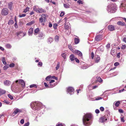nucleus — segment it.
I'll return each mask as SVG.
<instances>
[{"label":"nucleus","instance_id":"1","mask_svg":"<svg viewBox=\"0 0 126 126\" xmlns=\"http://www.w3.org/2000/svg\"><path fill=\"white\" fill-rule=\"evenodd\" d=\"M91 115L89 113H87L84 115L83 118V121L85 125H89L90 123L88 122L91 117Z\"/></svg>","mask_w":126,"mask_h":126},{"label":"nucleus","instance_id":"2","mask_svg":"<svg viewBox=\"0 0 126 126\" xmlns=\"http://www.w3.org/2000/svg\"><path fill=\"white\" fill-rule=\"evenodd\" d=\"M108 7V11L109 13H114L116 10V6L115 3H111V5L109 6Z\"/></svg>","mask_w":126,"mask_h":126},{"label":"nucleus","instance_id":"3","mask_svg":"<svg viewBox=\"0 0 126 126\" xmlns=\"http://www.w3.org/2000/svg\"><path fill=\"white\" fill-rule=\"evenodd\" d=\"M8 10L6 8H4L2 10L1 13L2 15L5 16L8 14Z\"/></svg>","mask_w":126,"mask_h":126},{"label":"nucleus","instance_id":"4","mask_svg":"<svg viewBox=\"0 0 126 126\" xmlns=\"http://www.w3.org/2000/svg\"><path fill=\"white\" fill-rule=\"evenodd\" d=\"M67 91L70 95L74 93V89L71 87H69L67 89Z\"/></svg>","mask_w":126,"mask_h":126},{"label":"nucleus","instance_id":"5","mask_svg":"<svg viewBox=\"0 0 126 126\" xmlns=\"http://www.w3.org/2000/svg\"><path fill=\"white\" fill-rule=\"evenodd\" d=\"M22 111V110H21L19 109L16 108L15 110H14L13 112L12 115L13 116H14L18 113Z\"/></svg>","mask_w":126,"mask_h":126},{"label":"nucleus","instance_id":"6","mask_svg":"<svg viewBox=\"0 0 126 126\" xmlns=\"http://www.w3.org/2000/svg\"><path fill=\"white\" fill-rule=\"evenodd\" d=\"M102 39V35H97L95 37V39L96 41H98L101 40Z\"/></svg>","mask_w":126,"mask_h":126},{"label":"nucleus","instance_id":"7","mask_svg":"<svg viewBox=\"0 0 126 126\" xmlns=\"http://www.w3.org/2000/svg\"><path fill=\"white\" fill-rule=\"evenodd\" d=\"M45 37V35L42 32H40L38 35L39 39H43Z\"/></svg>","mask_w":126,"mask_h":126},{"label":"nucleus","instance_id":"8","mask_svg":"<svg viewBox=\"0 0 126 126\" xmlns=\"http://www.w3.org/2000/svg\"><path fill=\"white\" fill-rule=\"evenodd\" d=\"M107 120V119L106 118V117L104 116H103L100 118L99 121L100 122L102 123L104 122L105 121Z\"/></svg>","mask_w":126,"mask_h":126},{"label":"nucleus","instance_id":"9","mask_svg":"<svg viewBox=\"0 0 126 126\" xmlns=\"http://www.w3.org/2000/svg\"><path fill=\"white\" fill-rule=\"evenodd\" d=\"M11 82L8 80H6L4 81V84L6 86H9L10 85Z\"/></svg>","mask_w":126,"mask_h":126},{"label":"nucleus","instance_id":"10","mask_svg":"<svg viewBox=\"0 0 126 126\" xmlns=\"http://www.w3.org/2000/svg\"><path fill=\"white\" fill-rule=\"evenodd\" d=\"M39 103V102H32L31 104V107L32 108V107L33 106H39L38 104Z\"/></svg>","mask_w":126,"mask_h":126},{"label":"nucleus","instance_id":"11","mask_svg":"<svg viewBox=\"0 0 126 126\" xmlns=\"http://www.w3.org/2000/svg\"><path fill=\"white\" fill-rule=\"evenodd\" d=\"M108 29L110 31H112L114 30L115 28L113 26L111 25L108 26Z\"/></svg>","mask_w":126,"mask_h":126},{"label":"nucleus","instance_id":"12","mask_svg":"<svg viewBox=\"0 0 126 126\" xmlns=\"http://www.w3.org/2000/svg\"><path fill=\"white\" fill-rule=\"evenodd\" d=\"M38 9V13H45L46 12V10L43 9L42 8H39Z\"/></svg>","mask_w":126,"mask_h":126},{"label":"nucleus","instance_id":"13","mask_svg":"<svg viewBox=\"0 0 126 126\" xmlns=\"http://www.w3.org/2000/svg\"><path fill=\"white\" fill-rule=\"evenodd\" d=\"M75 52L76 54L79 56H82V53L79 50H75Z\"/></svg>","mask_w":126,"mask_h":126},{"label":"nucleus","instance_id":"14","mask_svg":"<svg viewBox=\"0 0 126 126\" xmlns=\"http://www.w3.org/2000/svg\"><path fill=\"white\" fill-rule=\"evenodd\" d=\"M19 83L21 84L22 87H24L25 86V83L23 80L19 79Z\"/></svg>","mask_w":126,"mask_h":126},{"label":"nucleus","instance_id":"15","mask_svg":"<svg viewBox=\"0 0 126 126\" xmlns=\"http://www.w3.org/2000/svg\"><path fill=\"white\" fill-rule=\"evenodd\" d=\"M100 60V58L99 56H97L95 58V62L96 63H98L99 62Z\"/></svg>","mask_w":126,"mask_h":126},{"label":"nucleus","instance_id":"16","mask_svg":"<svg viewBox=\"0 0 126 126\" xmlns=\"http://www.w3.org/2000/svg\"><path fill=\"white\" fill-rule=\"evenodd\" d=\"M75 36L76 37L75 38V44H77L79 43V40L78 36Z\"/></svg>","mask_w":126,"mask_h":126},{"label":"nucleus","instance_id":"17","mask_svg":"<svg viewBox=\"0 0 126 126\" xmlns=\"http://www.w3.org/2000/svg\"><path fill=\"white\" fill-rule=\"evenodd\" d=\"M33 29L32 28H31L29 30L28 34L29 35H32L33 33Z\"/></svg>","mask_w":126,"mask_h":126},{"label":"nucleus","instance_id":"18","mask_svg":"<svg viewBox=\"0 0 126 126\" xmlns=\"http://www.w3.org/2000/svg\"><path fill=\"white\" fill-rule=\"evenodd\" d=\"M123 9H125L126 11V2L121 4V6Z\"/></svg>","mask_w":126,"mask_h":126},{"label":"nucleus","instance_id":"19","mask_svg":"<svg viewBox=\"0 0 126 126\" xmlns=\"http://www.w3.org/2000/svg\"><path fill=\"white\" fill-rule=\"evenodd\" d=\"M55 81L54 80H51L49 82V84H50V87H49L50 88H52L55 86V84L52 85H51V83L53 82H55Z\"/></svg>","mask_w":126,"mask_h":126},{"label":"nucleus","instance_id":"20","mask_svg":"<svg viewBox=\"0 0 126 126\" xmlns=\"http://www.w3.org/2000/svg\"><path fill=\"white\" fill-rule=\"evenodd\" d=\"M38 6L37 5H35L33 7V10L36 12L37 13H38V11L39 8H38Z\"/></svg>","mask_w":126,"mask_h":126},{"label":"nucleus","instance_id":"21","mask_svg":"<svg viewBox=\"0 0 126 126\" xmlns=\"http://www.w3.org/2000/svg\"><path fill=\"white\" fill-rule=\"evenodd\" d=\"M117 24L119 25H121L122 26H125V23L123 22L119 21L117 22Z\"/></svg>","mask_w":126,"mask_h":126},{"label":"nucleus","instance_id":"22","mask_svg":"<svg viewBox=\"0 0 126 126\" xmlns=\"http://www.w3.org/2000/svg\"><path fill=\"white\" fill-rule=\"evenodd\" d=\"M5 90L0 89V96L5 94Z\"/></svg>","mask_w":126,"mask_h":126},{"label":"nucleus","instance_id":"23","mask_svg":"<svg viewBox=\"0 0 126 126\" xmlns=\"http://www.w3.org/2000/svg\"><path fill=\"white\" fill-rule=\"evenodd\" d=\"M62 57L65 60L66 59V57L67 56V54L66 53H63L62 54Z\"/></svg>","mask_w":126,"mask_h":126},{"label":"nucleus","instance_id":"24","mask_svg":"<svg viewBox=\"0 0 126 126\" xmlns=\"http://www.w3.org/2000/svg\"><path fill=\"white\" fill-rule=\"evenodd\" d=\"M120 104V102L119 101H118L116 102H114L113 104H114L116 107H118Z\"/></svg>","mask_w":126,"mask_h":126},{"label":"nucleus","instance_id":"25","mask_svg":"<svg viewBox=\"0 0 126 126\" xmlns=\"http://www.w3.org/2000/svg\"><path fill=\"white\" fill-rule=\"evenodd\" d=\"M70 58L71 61H73L75 59V57L73 55H71L70 56Z\"/></svg>","mask_w":126,"mask_h":126},{"label":"nucleus","instance_id":"26","mask_svg":"<svg viewBox=\"0 0 126 126\" xmlns=\"http://www.w3.org/2000/svg\"><path fill=\"white\" fill-rule=\"evenodd\" d=\"M69 23L68 22L67 23H65L64 25V26L66 29H67L69 28Z\"/></svg>","mask_w":126,"mask_h":126},{"label":"nucleus","instance_id":"27","mask_svg":"<svg viewBox=\"0 0 126 126\" xmlns=\"http://www.w3.org/2000/svg\"><path fill=\"white\" fill-rule=\"evenodd\" d=\"M39 29L38 28H36L34 30V34L35 35H37V34L39 32Z\"/></svg>","mask_w":126,"mask_h":126},{"label":"nucleus","instance_id":"28","mask_svg":"<svg viewBox=\"0 0 126 126\" xmlns=\"http://www.w3.org/2000/svg\"><path fill=\"white\" fill-rule=\"evenodd\" d=\"M39 21L41 23H42V25H44V23H43V22H44V20H43V18H42V17H41L39 18Z\"/></svg>","mask_w":126,"mask_h":126},{"label":"nucleus","instance_id":"29","mask_svg":"<svg viewBox=\"0 0 126 126\" xmlns=\"http://www.w3.org/2000/svg\"><path fill=\"white\" fill-rule=\"evenodd\" d=\"M34 23V21H32L29 22L27 23L26 25L27 26H30L31 25L33 24Z\"/></svg>","mask_w":126,"mask_h":126},{"label":"nucleus","instance_id":"30","mask_svg":"<svg viewBox=\"0 0 126 126\" xmlns=\"http://www.w3.org/2000/svg\"><path fill=\"white\" fill-rule=\"evenodd\" d=\"M13 3L12 2L9 3L8 4V6L9 8L11 10L12 7V6Z\"/></svg>","mask_w":126,"mask_h":126},{"label":"nucleus","instance_id":"31","mask_svg":"<svg viewBox=\"0 0 126 126\" xmlns=\"http://www.w3.org/2000/svg\"><path fill=\"white\" fill-rule=\"evenodd\" d=\"M6 47L8 48H11L12 46L9 44H7L5 45Z\"/></svg>","mask_w":126,"mask_h":126},{"label":"nucleus","instance_id":"32","mask_svg":"<svg viewBox=\"0 0 126 126\" xmlns=\"http://www.w3.org/2000/svg\"><path fill=\"white\" fill-rule=\"evenodd\" d=\"M9 67V64H7L3 67V69L4 70H6Z\"/></svg>","mask_w":126,"mask_h":126},{"label":"nucleus","instance_id":"33","mask_svg":"<svg viewBox=\"0 0 126 126\" xmlns=\"http://www.w3.org/2000/svg\"><path fill=\"white\" fill-rule=\"evenodd\" d=\"M14 21L12 20H10L8 22V24L9 25H12L14 23Z\"/></svg>","mask_w":126,"mask_h":126},{"label":"nucleus","instance_id":"34","mask_svg":"<svg viewBox=\"0 0 126 126\" xmlns=\"http://www.w3.org/2000/svg\"><path fill=\"white\" fill-rule=\"evenodd\" d=\"M55 40L56 42H58L59 40V37L57 35H56L55 37Z\"/></svg>","mask_w":126,"mask_h":126},{"label":"nucleus","instance_id":"35","mask_svg":"<svg viewBox=\"0 0 126 126\" xmlns=\"http://www.w3.org/2000/svg\"><path fill=\"white\" fill-rule=\"evenodd\" d=\"M29 9L30 8L29 7H27L24 10L23 12L24 13H26L29 11Z\"/></svg>","mask_w":126,"mask_h":126},{"label":"nucleus","instance_id":"36","mask_svg":"<svg viewBox=\"0 0 126 126\" xmlns=\"http://www.w3.org/2000/svg\"><path fill=\"white\" fill-rule=\"evenodd\" d=\"M2 62L3 64H6V63L5 61V58L4 57L2 58Z\"/></svg>","mask_w":126,"mask_h":126},{"label":"nucleus","instance_id":"37","mask_svg":"<svg viewBox=\"0 0 126 126\" xmlns=\"http://www.w3.org/2000/svg\"><path fill=\"white\" fill-rule=\"evenodd\" d=\"M97 79V81L100 82H101L102 81V80L100 77H96Z\"/></svg>","mask_w":126,"mask_h":126},{"label":"nucleus","instance_id":"38","mask_svg":"<svg viewBox=\"0 0 126 126\" xmlns=\"http://www.w3.org/2000/svg\"><path fill=\"white\" fill-rule=\"evenodd\" d=\"M63 5L65 8H68L69 7V5L68 4H64Z\"/></svg>","mask_w":126,"mask_h":126},{"label":"nucleus","instance_id":"39","mask_svg":"<svg viewBox=\"0 0 126 126\" xmlns=\"http://www.w3.org/2000/svg\"><path fill=\"white\" fill-rule=\"evenodd\" d=\"M51 76L50 75H49L46 78V80L47 81L49 80L51 78Z\"/></svg>","mask_w":126,"mask_h":126},{"label":"nucleus","instance_id":"40","mask_svg":"<svg viewBox=\"0 0 126 126\" xmlns=\"http://www.w3.org/2000/svg\"><path fill=\"white\" fill-rule=\"evenodd\" d=\"M53 39L52 38H49L48 39V42L50 43L53 41Z\"/></svg>","mask_w":126,"mask_h":126},{"label":"nucleus","instance_id":"41","mask_svg":"<svg viewBox=\"0 0 126 126\" xmlns=\"http://www.w3.org/2000/svg\"><path fill=\"white\" fill-rule=\"evenodd\" d=\"M37 86L36 85L34 84L30 86V88H32L33 87L37 88Z\"/></svg>","mask_w":126,"mask_h":126},{"label":"nucleus","instance_id":"42","mask_svg":"<svg viewBox=\"0 0 126 126\" xmlns=\"http://www.w3.org/2000/svg\"><path fill=\"white\" fill-rule=\"evenodd\" d=\"M58 26V25L56 23H55L54 24L53 27L54 29H57V27Z\"/></svg>","mask_w":126,"mask_h":126},{"label":"nucleus","instance_id":"43","mask_svg":"<svg viewBox=\"0 0 126 126\" xmlns=\"http://www.w3.org/2000/svg\"><path fill=\"white\" fill-rule=\"evenodd\" d=\"M8 96L11 100L13 99V96L10 94L8 95Z\"/></svg>","mask_w":126,"mask_h":126},{"label":"nucleus","instance_id":"44","mask_svg":"<svg viewBox=\"0 0 126 126\" xmlns=\"http://www.w3.org/2000/svg\"><path fill=\"white\" fill-rule=\"evenodd\" d=\"M126 45H123L121 47V48L122 49H125L126 48Z\"/></svg>","mask_w":126,"mask_h":126},{"label":"nucleus","instance_id":"45","mask_svg":"<svg viewBox=\"0 0 126 126\" xmlns=\"http://www.w3.org/2000/svg\"><path fill=\"white\" fill-rule=\"evenodd\" d=\"M88 66H81V68L83 69H85L88 67Z\"/></svg>","mask_w":126,"mask_h":126},{"label":"nucleus","instance_id":"46","mask_svg":"<svg viewBox=\"0 0 126 126\" xmlns=\"http://www.w3.org/2000/svg\"><path fill=\"white\" fill-rule=\"evenodd\" d=\"M15 66V64L14 63H12L10 64L9 65V66L11 67H13Z\"/></svg>","mask_w":126,"mask_h":126},{"label":"nucleus","instance_id":"47","mask_svg":"<svg viewBox=\"0 0 126 126\" xmlns=\"http://www.w3.org/2000/svg\"><path fill=\"white\" fill-rule=\"evenodd\" d=\"M65 14V13L63 12H62L60 15V16L61 17L63 16Z\"/></svg>","mask_w":126,"mask_h":126},{"label":"nucleus","instance_id":"48","mask_svg":"<svg viewBox=\"0 0 126 126\" xmlns=\"http://www.w3.org/2000/svg\"><path fill=\"white\" fill-rule=\"evenodd\" d=\"M68 47L69 49H70L71 51H72V50H73L72 47L70 44L68 45Z\"/></svg>","mask_w":126,"mask_h":126},{"label":"nucleus","instance_id":"49","mask_svg":"<svg viewBox=\"0 0 126 126\" xmlns=\"http://www.w3.org/2000/svg\"><path fill=\"white\" fill-rule=\"evenodd\" d=\"M60 67V65L59 63H58L57 65V66L56 67V70H57Z\"/></svg>","mask_w":126,"mask_h":126},{"label":"nucleus","instance_id":"50","mask_svg":"<svg viewBox=\"0 0 126 126\" xmlns=\"http://www.w3.org/2000/svg\"><path fill=\"white\" fill-rule=\"evenodd\" d=\"M110 47V44L108 43V44L106 46V48H108L109 49Z\"/></svg>","mask_w":126,"mask_h":126},{"label":"nucleus","instance_id":"51","mask_svg":"<svg viewBox=\"0 0 126 126\" xmlns=\"http://www.w3.org/2000/svg\"><path fill=\"white\" fill-rule=\"evenodd\" d=\"M26 15L25 14H22L21 15H19V16L20 17H24Z\"/></svg>","mask_w":126,"mask_h":126},{"label":"nucleus","instance_id":"52","mask_svg":"<svg viewBox=\"0 0 126 126\" xmlns=\"http://www.w3.org/2000/svg\"><path fill=\"white\" fill-rule=\"evenodd\" d=\"M56 126H65V125L63 124H62V123L61 124H59L58 125H57Z\"/></svg>","mask_w":126,"mask_h":126},{"label":"nucleus","instance_id":"53","mask_svg":"<svg viewBox=\"0 0 126 126\" xmlns=\"http://www.w3.org/2000/svg\"><path fill=\"white\" fill-rule=\"evenodd\" d=\"M44 84L45 87H48V88H50L49 87H50V86H48V85L47 84V83H46V82H44Z\"/></svg>","mask_w":126,"mask_h":126},{"label":"nucleus","instance_id":"54","mask_svg":"<svg viewBox=\"0 0 126 126\" xmlns=\"http://www.w3.org/2000/svg\"><path fill=\"white\" fill-rule=\"evenodd\" d=\"M77 2L79 3V4H82L83 3V2L81 0H79L77 1Z\"/></svg>","mask_w":126,"mask_h":126},{"label":"nucleus","instance_id":"55","mask_svg":"<svg viewBox=\"0 0 126 126\" xmlns=\"http://www.w3.org/2000/svg\"><path fill=\"white\" fill-rule=\"evenodd\" d=\"M100 109L101 111H102L104 110V108L103 107H101L100 108Z\"/></svg>","mask_w":126,"mask_h":126},{"label":"nucleus","instance_id":"56","mask_svg":"<svg viewBox=\"0 0 126 126\" xmlns=\"http://www.w3.org/2000/svg\"><path fill=\"white\" fill-rule=\"evenodd\" d=\"M102 99V98L101 97H97L95 98L96 100H98Z\"/></svg>","mask_w":126,"mask_h":126},{"label":"nucleus","instance_id":"57","mask_svg":"<svg viewBox=\"0 0 126 126\" xmlns=\"http://www.w3.org/2000/svg\"><path fill=\"white\" fill-rule=\"evenodd\" d=\"M44 16H42V18H43V20H44V22H46V18L45 17V15Z\"/></svg>","mask_w":126,"mask_h":126},{"label":"nucleus","instance_id":"58","mask_svg":"<svg viewBox=\"0 0 126 126\" xmlns=\"http://www.w3.org/2000/svg\"><path fill=\"white\" fill-rule=\"evenodd\" d=\"M29 122H27V123H25L24 125V126H29Z\"/></svg>","mask_w":126,"mask_h":126},{"label":"nucleus","instance_id":"59","mask_svg":"<svg viewBox=\"0 0 126 126\" xmlns=\"http://www.w3.org/2000/svg\"><path fill=\"white\" fill-rule=\"evenodd\" d=\"M20 123L21 124H23L24 123V120L23 119H21L20 121Z\"/></svg>","mask_w":126,"mask_h":126},{"label":"nucleus","instance_id":"60","mask_svg":"<svg viewBox=\"0 0 126 126\" xmlns=\"http://www.w3.org/2000/svg\"><path fill=\"white\" fill-rule=\"evenodd\" d=\"M119 63L118 62H116V63H115L114 64V66H117L118 65H119Z\"/></svg>","mask_w":126,"mask_h":126},{"label":"nucleus","instance_id":"61","mask_svg":"<svg viewBox=\"0 0 126 126\" xmlns=\"http://www.w3.org/2000/svg\"><path fill=\"white\" fill-rule=\"evenodd\" d=\"M95 112L97 114L99 112V111L98 109H96L95 110Z\"/></svg>","mask_w":126,"mask_h":126},{"label":"nucleus","instance_id":"62","mask_svg":"<svg viewBox=\"0 0 126 126\" xmlns=\"http://www.w3.org/2000/svg\"><path fill=\"white\" fill-rule=\"evenodd\" d=\"M51 77L52 79H55L57 80V78L54 76H52Z\"/></svg>","mask_w":126,"mask_h":126},{"label":"nucleus","instance_id":"63","mask_svg":"<svg viewBox=\"0 0 126 126\" xmlns=\"http://www.w3.org/2000/svg\"><path fill=\"white\" fill-rule=\"evenodd\" d=\"M91 57L93 59L94 57V53L93 52H92L91 53Z\"/></svg>","mask_w":126,"mask_h":126},{"label":"nucleus","instance_id":"64","mask_svg":"<svg viewBox=\"0 0 126 126\" xmlns=\"http://www.w3.org/2000/svg\"><path fill=\"white\" fill-rule=\"evenodd\" d=\"M118 111L119 112L121 113H123V110L121 109H119L118 110Z\"/></svg>","mask_w":126,"mask_h":126}]
</instances>
